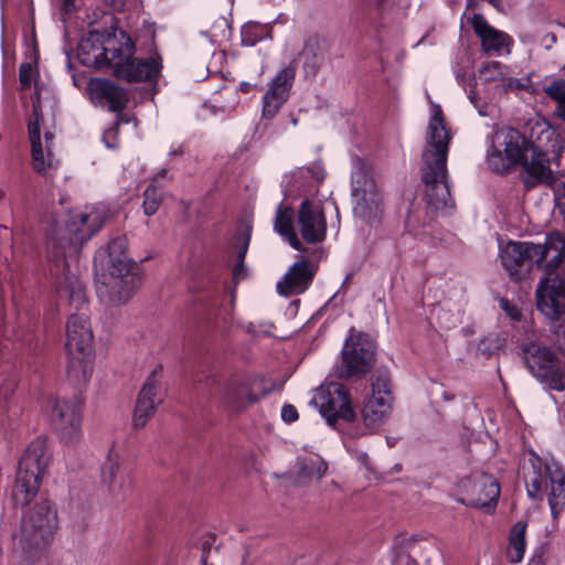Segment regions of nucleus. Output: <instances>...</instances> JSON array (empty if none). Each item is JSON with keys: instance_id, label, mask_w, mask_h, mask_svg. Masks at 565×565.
<instances>
[{"instance_id": "1", "label": "nucleus", "mask_w": 565, "mask_h": 565, "mask_svg": "<svg viewBox=\"0 0 565 565\" xmlns=\"http://www.w3.org/2000/svg\"><path fill=\"white\" fill-rule=\"evenodd\" d=\"M104 215L95 207L88 211L77 212L70 216L66 222L65 235L56 237L49 250V257L56 266L63 267L64 280L57 287V295L61 299H67L71 307L78 312L72 313L66 326V352L92 351L93 332L86 308L85 288L76 274L72 273L71 262L77 258L81 245L95 235L104 224Z\"/></svg>"}, {"instance_id": "2", "label": "nucleus", "mask_w": 565, "mask_h": 565, "mask_svg": "<svg viewBox=\"0 0 565 565\" xmlns=\"http://www.w3.org/2000/svg\"><path fill=\"white\" fill-rule=\"evenodd\" d=\"M135 45L131 39L122 31L119 39L114 34H104L98 31L89 32L78 45V60L88 67L102 68L109 66L114 75L128 83L152 81L158 77L161 65L156 58H134Z\"/></svg>"}, {"instance_id": "3", "label": "nucleus", "mask_w": 565, "mask_h": 565, "mask_svg": "<svg viewBox=\"0 0 565 565\" xmlns=\"http://www.w3.org/2000/svg\"><path fill=\"white\" fill-rule=\"evenodd\" d=\"M555 136L551 145V156L548 150H542L539 146L527 141L515 129L498 131L494 136L503 149L492 146L488 152V163L497 173H507L516 164L523 167L524 183L527 188H533L542 181L552 180L551 163L558 164L563 142Z\"/></svg>"}, {"instance_id": "4", "label": "nucleus", "mask_w": 565, "mask_h": 565, "mask_svg": "<svg viewBox=\"0 0 565 565\" xmlns=\"http://www.w3.org/2000/svg\"><path fill=\"white\" fill-rule=\"evenodd\" d=\"M451 140L443 110L434 105L429 119L425 148L422 154V181L427 188V203L436 211H444L454 206L447 181V157Z\"/></svg>"}, {"instance_id": "5", "label": "nucleus", "mask_w": 565, "mask_h": 565, "mask_svg": "<svg viewBox=\"0 0 565 565\" xmlns=\"http://www.w3.org/2000/svg\"><path fill=\"white\" fill-rule=\"evenodd\" d=\"M57 512L47 500L24 512L14 535V548L25 565L38 563L51 546L57 530Z\"/></svg>"}, {"instance_id": "6", "label": "nucleus", "mask_w": 565, "mask_h": 565, "mask_svg": "<svg viewBox=\"0 0 565 565\" xmlns=\"http://www.w3.org/2000/svg\"><path fill=\"white\" fill-rule=\"evenodd\" d=\"M548 244L555 247L540 279L535 297L536 308L546 318L558 320L565 315V238L559 233L548 234Z\"/></svg>"}, {"instance_id": "7", "label": "nucleus", "mask_w": 565, "mask_h": 565, "mask_svg": "<svg viewBox=\"0 0 565 565\" xmlns=\"http://www.w3.org/2000/svg\"><path fill=\"white\" fill-rule=\"evenodd\" d=\"M530 468L524 473L526 491L532 499L541 498L548 489L547 501L553 519L565 510V472L555 462H545L533 450L529 451Z\"/></svg>"}, {"instance_id": "8", "label": "nucleus", "mask_w": 565, "mask_h": 565, "mask_svg": "<svg viewBox=\"0 0 565 565\" xmlns=\"http://www.w3.org/2000/svg\"><path fill=\"white\" fill-rule=\"evenodd\" d=\"M51 461V452L44 437H38L28 446L19 461L12 500L15 505L28 504L38 493L41 480Z\"/></svg>"}, {"instance_id": "9", "label": "nucleus", "mask_w": 565, "mask_h": 565, "mask_svg": "<svg viewBox=\"0 0 565 565\" xmlns=\"http://www.w3.org/2000/svg\"><path fill=\"white\" fill-rule=\"evenodd\" d=\"M553 254H555V247L550 246L547 235L544 245L532 242H509L500 248L499 257L509 277L514 281H521Z\"/></svg>"}, {"instance_id": "10", "label": "nucleus", "mask_w": 565, "mask_h": 565, "mask_svg": "<svg viewBox=\"0 0 565 565\" xmlns=\"http://www.w3.org/2000/svg\"><path fill=\"white\" fill-rule=\"evenodd\" d=\"M521 356L527 370L540 382L551 390H565V367L557 355L547 347L534 341H523L519 344Z\"/></svg>"}, {"instance_id": "11", "label": "nucleus", "mask_w": 565, "mask_h": 565, "mask_svg": "<svg viewBox=\"0 0 565 565\" xmlns=\"http://www.w3.org/2000/svg\"><path fill=\"white\" fill-rule=\"evenodd\" d=\"M375 343L367 334L352 330L342 348L338 376L342 380L364 376L375 364Z\"/></svg>"}, {"instance_id": "12", "label": "nucleus", "mask_w": 565, "mask_h": 565, "mask_svg": "<svg viewBox=\"0 0 565 565\" xmlns=\"http://www.w3.org/2000/svg\"><path fill=\"white\" fill-rule=\"evenodd\" d=\"M311 404L319 409L328 425L332 427L339 419L351 423L356 418L350 393L341 383L330 382L318 387Z\"/></svg>"}, {"instance_id": "13", "label": "nucleus", "mask_w": 565, "mask_h": 565, "mask_svg": "<svg viewBox=\"0 0 565 565\" xmlns=\"http://www.w3.org/2000/svg\"><path fill=\"white\" fill-rule=\"evenodd\" d=\"M134 268V263L125 260H118L115 267L108 268L109 278L97 288L98 297L105 305L120 307L132 297L140 284Z\"/></svg>"}, {"instance_id": "14", "label": "nucleus", "mask_w": 565, "mask_h": 565, "mask_svg": "<svg viewBox=\"0 0 565 565\" xmlns=\"http://www.w3.org/2000/svg\"><path fill=\"white\" fill-rule=\"evenodd\" d=\"M352 198L354 215L370 225L377 224L382 215V196L375 181L363 167L352 173Z\"/></svg>"}, {"instance_id": "15", "label": "nucleus", "mask_w": 565, "mask_h": 565, "mask_svg": "<svg viewBox=\"0 0 565 565\" xmlns=\"http://www.w3.org/2000/svg\"><path fill=\"white\" fill-rule=\"evenodd\" d=\"M393 395L387 373L377 372L372 377L371 394L361 409L362 420L370 431L379 428L388 417L392 409Z\"/></svg>"}, {"instance_id": "16", "label": "nucleus", "mask_w": 565, "mask_h": 565, "mask_svg": "<svg viewBox=\"0 0 565 565\" xmlns=\"http://www.w3.org/2000/svg\"><path fill=\"white\" fill-rule=\"evenodd\" d=\"M82 399L74 396L72 399H55L52 409V419L62 443L75 445L82 437L81 430Z\"/></svg>"}, {"instance_id": "17", "label": "nucleus", "mask_w": 565, "mask_h": 565, "mask_svg": "<svg viewBox=\"0 0 565 565\" xmlns=\"http://www.w3.org/2000/svg\"><path fill=\"white\" fill-rule=\"evenodd\" d=\"M460 488L466 493L461 502L479 509H491L497 504L500 495L498 481L487 473H476L463 479Z\"/></svg>"}, {"instance_id": "18", "label": "nucleus", "mask_w": 565, "mask_h": 565, "mask_svg": "<svg viewBox=\"0 0 565 565\" xmlns=\"http://www.w3.org/2000/svg\"><path fill=\"white\" fill-rule=\"evenodd\" d=\"M90 102L111 113H121L128 104L127 90L108 78H92L87 84Z\"/></svg>"}, {"instance_id": "19", "label": "nucleus", "mask_w": 565, "mask_h": 565, "mask_svg": "<svg viewBox=\"0 0 565 565\" xmlns=\"http://www.w3.org/2000/svg\"><path fill=\"white\" fill-rule=\"evenodd\" d=\"M33 119L29 121L28 130L29 138L31 142V151H32V164L36 172L44 173L46 169L54 168L57 162H55L54 156L52 153V143L54 135L53 132L45 131V147H46V160L44 158L43 147L41 142V128L40 120L42 119L41 115V105L34 104L32 109Z\"/></svg>"}, {"instance_id": "20", "label": "nucleus", "mask_w": 565, "mask_h": 565, "mask_svg": "<svg viewBox=\"0 0 565 565\" xmlns=\"http://www.w3.org/2000/svg\"><path fill=\"white\" fill-rule=\"evenodd\" d=\"M297 226L306 243L317 244L324 241L327 221L320 204L302 201L297 213Z\"/></svg>"}, {"instance_id": "21", "label": "nucleus", "mask_w": 565, "mask_h": 565, "mask_svg": "<svg viewBox=\"0 0 565 565\" xmlns=\"http://www.w3.org/2000/svg\"><path fill=\"white\" fill-rule=\"evenodd\" d=\"M296 68L286 66L269 83L268 89L263 97V117L271 119L279 111L281 106L289 98L294 85Z\"/></svg>"}, {"instance_id": "22", "label": "nucleus", "mask_w": 565, "mask_h": 565, "mask_svg": "<svg viewBox=\"0 0 565 565\" xmlns=\"http://www.w3.org/2000/svg\"><path fill=\"white\" fill-rule=\"evenodd\" d=\"M221 398L223 403L235 412H241L259 401V395L254 391L253 382L247 379L234 377L226 382Z\"/></svg>"}, {"instance_id": "23", "label": "nucleus", "mask_w": 565, "mask_h": 565, "mask_svg": "<svg viewBox=\"0 0 565 565\" xmlns=\"http://www.w3.org/2000/svg\"><path fill=\"white\" fill-rule=\"evenodd\" d=\"M472 26L480 38L482 49L490 55H502L510 53L512 39L504 32L491 26L482 14H475Z\"/></svg>"}, {"instance_id": "24", "label": "nucleus", "mask_w": 565, "mask_h": 565, "mask_svg": "<svg viewBox=\"0 0 565 565\" xmlns=\"http://www.w3.org/2000/svg\"><path fill=\"white\" fill-rule=\"evenodd\" d=\"M315 274L313 266L307 259H301L295 263L278 281L277 291L286 297L302 294L310 286Z\"/></svg>"}, {"instance_id": "25", "label": "nucleus", "mask_w": 565, "mask_h": 565, "mask_svg": "<svg viewBox=\"0 0 565 565\" xmlns=\"http://www.w3.org/2000/svg\"><path fill=\"white\" fill-rule=\"evenodd\" d=\"M329 51V44L326 39L318 35L309 36L300 53L302 67L306 76H316L323 64Z\"/></svg>"}, {"instance_id": "26", "label": "nucleus", "mask_w": 565, "mask_h": 565, "mask_svg": "<svg viewBox=\"0 0 565 565\" xmlns=\"http://www.w3.org/2000/svg\"><path fill=\"white\" fill-rule=\"evenodd\" d=\"M67 377L76 385L86 384L93 374L92 351L67 353Z\"/></svg>"}, {"instance_id": "27", "label": "nucleus", "mask_w": 565, "mask_h": 565, "mask_svg": "<svg viewBox=\"0 0 565 565\" xmlns=\"http://www.w3.org/2000/svg\"><path fill=\"white\" fill-rule=\"evenodd\" d=\"M297 469V483L305 486L312 480L321 479L328 467L322 458L313 456L298 458Z\"/></svg>"}, {"instance_id": "28", "label": "nucleus", "mask_w": 565, "mask_h": 565, "mask_svg": "<svg viewBox=\"0 0 565 565\" xmlns=\"http://www.w3.org/2000/svg\"><path fill=\"white\" fill-rule=\"evenodd\" d=\"M275 231L286 237L296 250H303V245L294 230V212L290 207L278 206L274 222Z\"/></svg>"}, {"instance_id": "29", "label": "nucleus", "mask_w": 565, "mask_h": 565, "mask_svg": "<svg viewBox=\"0 0 565 565\" xmlns=\"http://www.w3.org/2000/svg\"><path fill=\"white\" fill-rule=\"evenodd\" d=\"M163 365L158 364L147 376L139 393H146L148 402H152L153 407L158 408L164 401V391L162 386Z\"/></svg>"}, {"instance_id": "30", "label": "nucleus", "mask_w": 565, "mask_h": 565, "mask_svg": "<svg viewBox=\"0 0 565 565\" xmlns=\"http://www.w3.org/2000/svg\"><path fill=\"white\" fill-rule=\"evenodd\" d=\"M525 531L526 523L523 521L518 522L513 525L510 532V544L508 548V557L512 563H519L522 561L525 552Z\"/></svg>"}, {"instance_id": "31", "label": "nucleus", "mask_w": 565, "mask_h": 565, "mask_svg": "<svg viewBox=\"0 0 565 565\" xmlns=\"http://www.w3.org/2000/svg\"><path fill=\"white\" fill-rule=\"evenodd\" d=\"M126 248V237H117L109 242L106 248L99 249L96 257L103 260L105 257H107V266L108 268H113L118 263V260L130 262V259L125 254Z\"/></svg>"}, {"instance_id": "32", "label": "nucleus", "mask_w": 565, "mask_h": 565, "mask_svg": "<svg viewBox=\"0 0 565 565\" xmlns=\"http://www.w3.org/2000/svg\"><path fill=\"white\" fill-rule=\"evenodd\" d=\"M146 393H139L136 402L134 426L138 429L143 428L157 411L152 402L147 401Z\"/></svg>"}, {"instance_id": "33", "label": "nucleus", "mask_w": 565, "mask_h": 565, "mask_svg": "<svg viewBox=\"0 0 565 565\" xmlns=\"http://www.w3.org/2000/svg\"><path fill=\"white\" fill-rule=\"evenodd\" d=\"M543 90L556 103L557 117L565 120V79H555L550 85L545 86Z\"/></svg>"}, {"instance_id": "34", "label": "nucleus", "mask_w": 565, "mask_h": 565, "mask_svg": "<svg viewBox=\"0 0 565 565\" xmlns=\"http://www.w3.org/2000/svg\"><path fill=\"white\" fill-rule=\"evenodd\" d=\"M267 35L266 26L257 22H248L242 28V43L253 46Z\"/></svg>"}, {"instance_id": "35", "label": "nucleus", "mask_w": 565, "mask_h": 565, "mask_svg": "<svg viewBox=\"0 0 565 565\" xmlns=\"http://www.w3.org/2000/svg\"><path fill=\"white\" fill-rule=\"evenodd\" d=\"M162 202V195L159 192L157 185L149 184L143 192V212L146 215H153Z\"/></svg>"}, {"instance_id": "36", "label": "nucleus", "mask_w": 565, "mask_h": 565, "mask_svg": "<svg viewBox=\"0 0 565 565\" xmlns=\"http://www.w3.org/2000/svg\"><path fill=\"white\" fill-rule=\"evenodd\" d=\"M480 77L486 82L499 81L503 77V65L498 61L484 63L479 70Z\"/></svg>"}, {"instance_id": "37", "label": "nucleus", "mask_w": 565, "mask_h": 565, "mask_svg": "<svg viewBox=\"0 0 565 565\" xmlns=\"http://www.w3.org/2000/svg\"><path fill=\"white\" fill-rule=\"evenodd\" d=\"M119 470V462L116 459L108 458L102 468V481L107 486H111L116 480Z\"/></svg>"}, {"instance_id": "38", "label": "nucleus", "mask_w": 565, "mask_h": 565, "mask_svg": "<svg viewBox=\"0 0 565 565\" xmlns=\"http://www.w3.org/2000/svg\"><path fill=\"white\" fill-rule=\"evenodd\" d=\"M230 25L225 18L220 17L215 20L214 25L209 34L211 38V41H214L217 36L222 35L225 36L226 32L228 31Z\"/></svg>"}, {"instance_id": "39", "label": "nucleus", "mask_w": 565, "mask_h": 565, "mask_svg": "<svg viewBox=\"0 0 565 565\" xmlns=\"http://www.w3.org/2000/svg\"><path fill=\"white\" fill-rule=\"evenodd\" d=\"M249 239H250V234L249 233H245L243 236L238 237L237 239V244H236V249H237V260H239L241 263L244 262L245 259V256H246V253H247V249H248V245H249Z\"/></svg>"}, {"instance_id": "40", "label": "nucleus", "mask_w": 565, "mask_h": 565, "mask_svg": "<svg viewBox=\"0 0 565 565\" xmlns=\"http://www.w3.org/2000/svg\"><path fill=\"white\" fill-rule=\"evenodd\" d=\"M33 68L30 63H23L20 65L19 79L23 87H29L32 81Z\"/></svg>"}, {"instance_id": "41", "label": "nucleus", "mask_w": 565, "mask_h": 565, "mask_svg": "<svg viewBox=\"0 0 565 565\" xmlns=\"http://www.w3.org/2000/svg\"><path fill=\"white\" fill-rule=\"evenodd\" d=\"M500 308L510 317L511 320L519 321L521 319L520 310L508 299L502 298L500 300Z\"/></svg>"}, {"instance_id": "42", "label": "nucleus", "mask_w": 565, "mask_h": 565, "mask_svg": "<svg viewBox=\"0 0 565 565\" xmlns=\"http://www.w3.org/2000/svg\"><path fill=\"white\" fill-rule=\"evenodd\" d=\"M497 349V340L492 338H484L478 344V351L484 355H491Z\"/></svg>"}, {"instance_id": "43", "label": "nucleus", "mask_w": 565, "mask_h": 565, "mask_svg": "<svg viewBox=\"0 0 565 565\" xmlns=\"http://www.w3.org/2000/svg\"><path fill=\"white\" fill-rule=\"evenodd\" d=\"M298 418V411L294 405L286 404L281 408V419L285 423H294Z\"/></svg>"}, {"instance_id": "44", "label": "nucleus", "mask_w": 565, "mask_h": 565, "mask_svg": "<svg viewBox=\"0 0 565 565\" xmlns=\"http://www.w3.org/2000/svg\"><path fill=\"white\" fill-rule=\"evenodd\" d=\"M468 97H469L470 102L473 104V106L476 107V109L478 110V114L480 116L484 117V116L489 115L488 106L486 104L480 103V98L478 97L477 93L473 89H470Z\"/></svg>"}, {"instance_id": "45", "label": "nucleus", "mask_w": 565, "mask_h": 565, "mask_svg": "<svg viewBox=\"0 0 565 565\" xmlns=\"http://www.w3.org/2000/svg\"><path fill=\"white\" fill-rule=\"evenodd\" d=\"M193 382L211 387L216 383V379L212 373L205 374V372L202 371L193 376Z\"/></svg>"}, {"instance_id": "46", "label": "nucleus", "mask_w": 565, "mask_h": 565, "mask_svg": "<svg viewBox=\"0 0 565 565\" xmlns=\"http://www.w3.org/2000/svg\"><path fill=\"white\" fill-rule=\"evenodd\" d=\"M554 342L557 345V348L565 352V321H563L555 330L554 332Z\"/></svg>"}, {"instance_id": "47", "label": "nucleus", "mask_w": 565, "mask_h": 565, "mask_svg": "<svg viewBox=\"0 0 565 565\" xmlns=\"http://www.w3.org/2000/svg\"><path fill=\"white\" fill-rule=\"evenodd\" d=\"M556 43V35L554 33H546L541 38V45L545 50H551L553 45Z\"/></svg>"}, {"instance_id": "48", "label": "nucleus", "mask_w": 565, "mask_h": 565, "mask_svg": "<svg viewBox=\"0 0 565 565\" xmlns=\"http://www.w3.org/2000/svg\"><path fill=\"white\" fill-rule=\"evenodd\" d=\"M529 565H545V559L543 557V550L540 548L535 551L533 557L531 558Z\"/></svg>"}, {"instance_id": "49", "label": "nucleus", "mask_w": 565, "mask_h": 565, "mask_svg": "<svg viewBox=\"0 0 565 565\" xmlns=\"http://www.w3.org/2000/svg\"><path fill=\"white\" fill-rule=\"evenodd\" d=\"M244 271H245L244 262L241 263L239 260H237V264L233 268L234 279H236V280L241 279Z\"/></svg>"}, {"instance_id": "50", "label": "nucleus", "mask_w": 565, "mask_h": 565, "mask_svg": "<svg viewBox=\"0 0 565 565\" xmlns=\"http://www.w3.org/2000/svg\"><path fill=\"white\" fill-rule=\"evenodd\" d=\"M167 173H168V170H167V169H161V170H160V171L154 175V178L152 179L151 184L157 185L161 179H163V178H166V177H167Z\"/></svg>"}, {"instance_id": "51", "label": "nucleus", "mask_w": 565, "mask_h": 565, "mask_svg": "<svg viewBox=\"0 0 565 565\" xmlns=\"http://www.w3.org/2000/svg\"><path fill=\"white\" fill-rule=\"evenodd\" d=\"M241 90L243 93H249L252 85L249 83L243 82L241 83Z\"/></svg>"}, {"instance_id": "52", "label": "nucleus", "mask_w": 565, "mask_h": 565, "mask_svg": "<svg viewBox=\"0 0 565 565\" xmlns=\"http://www.w3.org/2000/svg\"><path fill=\"white\" fill-rule=\"evenodd\" d=\"M489 3H491L494 8L501 9L502 0H487Z\"/></svg>"}, {"instance_id": "53", "label": "nucleus", "mask_w": 565, "mask_h": 565, "mask_svg": "<svg viewBox=\"0 0 565 565\" xmlns=\"http://www.w3.org/2000/svg\"><path fill=\"white\" fill-rule=\"evenodd\" d=\"M183 154V150L181 148H178V149H174V150H171L169 152V156L170 157H173V156H182Z\"/></svg>"}, {"instance_id": "54", "label": "nucleus", "mask_w": 565, "mask_h": 565, "mask_svg": "<svg viewBox=\"0 0 565 565\" xmlns=\"http://www.w3.org/2000/svg\"><path fill=\"white\" fill-rule=\"evenodd\" d=\"M443 398H444L445 401H452V399H454V395H452V394H450V393H448V392H444V393H443Z\"/></svg>"}, {"instance_id": "55", "label": "nucleus", "mask_w": 565, "mask_h": 565, "mask_svg": "<svg viewBox=\"0 0 565 565\" xmlns=\"http://www.w3.org/2000/svg\"><path fill=\"white\" fill-rule=\"evenodd\" d=\"M242 565H248V553H245L242 559Z\"/></svg>"}, {"instance_id": "56", "label": "nucleus", "mask_w": 565, "mask_h": 565, "mask_svg": "<svg viewBox=\"0 0 565 565\" xmlns=\"http://www.w3.org/2000/svg\"><path fill=\"white\" fill-rule=\"evenodd\" d=\"M4 195V191L0 189V201L3 200Z\"/></svg>"}, {"instance_id": "57", "label": "nucleus", "mask_w": 565, "mask_h": 565, "mask_svg": "<svg viewBox=\"0 0 565 565\" xmlns=\"http://www.w3.org/2000/svg\"><path fill=\"white\" fill-rule=\"evenodd\" d=\"M386 245H387V246H393V245H394V243H393V242H386Z\"/></svg>"}, {"instance_id": "58", "label": "nucleus", "mask_w": 565, "mask_h": 565, "mask_svg": "<svg viewBox=\"0 0 565 565\" xmlns=\"http://www.w3.org/2000/svg\"><path fill=\"white\" fill-rule=\"evenodd\" d=\"M291 121H292L294 125H297V119L292 118Z\"/></svg>"}]
</instances>
